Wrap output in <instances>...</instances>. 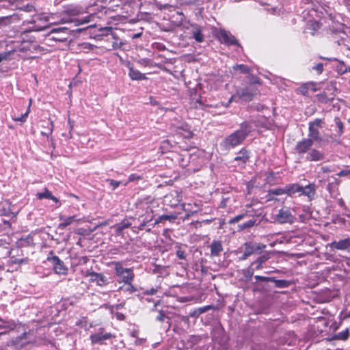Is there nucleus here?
Wrapping results in <instances>:
<instances>
[{
    "label": "nucleus",
    "instance_id": "680f3d73",
    "mask_svg": "<svg viewBox=\"0 0 350 350\" xmlns=\"http://www.w3.org/2000/svg\"><path fill=\"white\" fill-rule=\"evenodd\" d=\"M5 321H14L13 320H5V319H3L2 318L0 317V323H1V324H5Z\"/></svg>",
    "mask_w": 350,
    "mask_h": 350
},
{
    "label": "nucleus",
    "instance_id": "3c124183",
    "mask_svg": "<svg viewBox=\"0 0 350 350\" xmlns=\"http://www.w3.org/2000/svg\"><path fill=\"white\" fill-rule=\"evenodd\" d=\"M237 68L243 73H247V72H249V71H250L249 68L243 64L237 66Z\"/></svg>",
    "mask_w": 350,
    "mask_h": 350
},
{
    "label": "nucleus",
    "instance_id": "7ed1b4c3",
    "mask_svg": "<svg viewBox=\"0 0 350 350\" xmlns=\"http://www.w3.org/2000/svg\"><path fill=\"white\" fill-rule=\"evenodd\" d=\"M256 94V90L254 88L247 87L245 88H240L237 90V92L230 97L226 105V107H228L232 101L237 102L239 100H242L245 102L250 101L253 98Z\"/></svg>",
    "mask_w": 350,
    "mask_h": 350
},
{
    "label": "nucleus",
    "instance_id": "f03ea898",
    "mask_svg": "<svg viewBox=\"0 0 350 350\" xmlns=\"http://www.w3.org/2000/svg\"><path fill=\"white\" fill-rule=\"evenodd\" d=\"M85 13L84 9L79 5H68L62 11L60 22L70 23H77V25L88 23L92 18L91 15L86 16L81 19H77L76 16Z\"/></svg>",
    "mask_w": 350,
    "mask_h": 350
},
{
    "label": "nucleus",
    "instance_id": "f8f14e48",
    "mask_svg": "<svg viewBox=\"0 0 350 350\" xmlns=\"http://www.w3.org/2000/svg\"><path fill=\"white\" fill-rule=\"evenodd\" d=\"M312 145V139L304 138L297 143L295 150L299 155H303L311 150Z\"/></svg>",
    "mask_w": 350,
    "mask_h": 350
},
{
    "label": "nucleus",
    "instance_id": "ddd939ff",
    "mask_svg": "<svg viewBox=\"0 0 350 350\" xmlns=\"http://www.w3.org/2000/svg\"><path fill=\"white\" fill-rule=\"evenodd\" d=\"M329 247L338 250L350 252V237L340 239L339 241H334L329 243Z\"/></svg>",
    "mask_w": 350,
    "mask_h": 350
},
{
    "label": "nucleus",
    "instance_id": "13d9d810",
    "mask_svg": "<svg viewBox=\"0 0 350 350\" xmlns=\"http://www.w3.org/2000/svg\"><path fill=\"white\" fill-rule=\"evenodd\" d=\"M51 128L50 129L49 133H46L41 132V134H42V135H44V136L49 137V135L52 133V131H53V122H51Z\"/></svg>",
    "mask_w": 350,
    "mask_h": 350
},
{
    "label": "nucleus",
    "instance_id": "5701e85b",
    "mask_svg": "<svg viewBox=\"0 0 350 350\" xmlns=\"http://www.w3.org/2000/svg\"><path fill=\"white\" fill-rule=\"evenodd\" d=\"M53 17V19L49 20V25H59V24H65L66 23L60 22L62 19V11L57 12V13H50L49 14H46L47 18H51Z\"/></svg>",
    "mask_w": 350,
    "mask_h": 350
},
{
    "label": "nucleus",
    "instance_id": "9d476101",
    "mask_svg": "<svg viewBox=\"0 0 350 350\" xmlns=\"http://www.w3.org/2000/svg\"><path fill=\"white\" fill-rule=\"evenodd\" d=\"M217 38L221 43L226 45L236 44L241 47L234 36H232L230 32L226 30H219L217 33Z\"/></svg>",
    "mask_w": 350,
    "mask_h": 350
},
{
    "label": "nucleus",
    "instance_id": "09e8293b",
    "mask_svg": "<svg viewBox=\"0 0 350 350\" xmlns=\"http://www.w3.org/2000/svg\"><path fill=\"white\" fill-rule=\"evenodd\" d=\"M140 179H142V176H140L139 175H137L135 174H131L129 176V182H133V181H135V180H139Z\"/></svg>",
    "mask_w": 350,
    "mask_h": 350
},
{
    "label": "nucleus",
    "instance_id": "cd10ccee",
    "mask_svg": "<svg viewBox=\"0 0 350 350\" xmlns=\"http://www.w3.org/2000/svg\"><path fill=\"white\" fill-rule=\"evenodd\" d=\"M302 187L297 184H291L285 187L286 193L291 196L295 193H301Z\"/></svg>",
    "mask_w": 350,
    "mask_h": 350
},
{
    "label": "nucleus",
    "instance_id": "4be33fe9",
    "mask_svg": "<svg viewBox=\"0 0 350 350\" xmlns=\"http://www.w3.org/2000/svg\"><path fill=\"white\" fill-rule=\"evenodd\" d=\"M129 75L132 80H144L146 77L144 74L140 72L137 70H135L132 66L129 65Z\"/></svg>",
    "mask_w": 350,
    "mask_h": 350
},
{
    "label": "nucleus",
    "instance_id": "473e14b6",
    "mask_svg": "<svg viewBox=\"0 0 350 350\" xmlns=\"http://www.w3.org/2000/svg\"><path fill=\"white\" fill-rule=\"evenodd\" d=\"M283 194H286L285 187H278L272 189H270L268 192V196L269 198H271V196H281Z\"/></svg>",
    "mask_w": 350,
    "mask_h": 350
},
{
    "label": "nucleus",
    "instance_id": "dca6fc26",
    "mask_svg": "<svg viewBox=\"0 0 350 350\" xmlns=\"http://www.w3.org/2000/svg\"><path fill=\"white\" fill-rule=\"evenodd\" d=\"M266 247L265 245H260L259 243H252L247 242L244 244L245 252L247 255L251 256L254 253H260Z\"/></svg>",
    "mask_w": 350,
    "mask_h": 350
},
{
    "label": "nucleus",
    "instance_id": "bf43d9fd",
    "mask_svg": "<svg viewBox=\"0 0 350 350\" xmlns=\"http://www.w3.org/2000/svg\"><path fill=\"white\" fill-rule=\"evenodd\" d=\"M249 257V255L244 251L243 255L240 257L242 260H246Z\"/></svg>",
    "mask_w": 350,
    "mask_h": 350
},
{
    "label": "nucleus",
    "instance_id": "c756f323",
    "mask_svg": "<svg viewBox=\"0 0 350 350\" xmlns=\"http://www.w3.org/2000/svg\"><path fill=\"white\" fill-rule=\"evenodd\" d=\"M319 28L320 24L317 21H310L307 23V29L312 31V35H314V32Z\"/></svg>",
    "mask_w": 350,
    "mask_h": 350
},
{
    "label": "nucleus",
    "instance_id": "37998d69",
    "mask_svg": "<svg viewBox=\"0 0 350 350\" xmlns=\"http://www.w3.org/2000/svg\"><path fill=\"white\" fill-rule=\"evenodd\" d=\"M334 121L338 129V134L341 135L343 133V124L338 118H335Z\"/></svg>",
    "mask_w": 350,
    "mask_h": 350
},
{
    "label": "nucleus",
    "instance_id": "e2e57ef3",
    "mask_svg": "<svg viewBox=\"0 0 350 350\" xmlns=\"http://www.w3.org/2000/svg\"><path fill=\"white\" fill-rule=\"evenodd\" d=\"M255 278L257 280H265V278L262 277V276H259V275H256L255 276Z\"/></svg>",
    "mask_w": 350,
    "mask_h": 350
},
{
    "label": "nucleus",
    "instance_id": "58836bf2",
    "mask_svg": "<svg viewBox=\"0 0 350 350\" xmlns=\"http://www.w3.org/2000/svg\"><path fill=\"white\" fill-rule=\"evenodd\" d=\"M31 103V100H30V101H29V107H28L27 111L24 114L21 116L20 117L14 118V121L23 122L26 120V119L28 116V114L29 113V111H30L29 107H30Z\"/></svg>",
    "mask_w": 350,
    "mask_h": 350
},
{
    "label": "nucleus",
    "instance_id": "20e7f679",
    "mask_svg": "<svg viewBox=\"0 0 350 350\" xmlns=\"http://www.w3.org/2000/svg\"><path fill=\"white\" fill-rule=\"evenodd\" d=\"M115 273L120 278L119 282L131 284L133 280L134 274L131 269L124 268L119 262H113Z\"/></svg>",
    "mask_w": 350,
    "mask_h": 350
},
{
    "label": "nucleus",
    "instance_id": "a878e982",
    "mask_svg": "<svg viewBox=\"0 0 350 350\" xmlns=\"http://www.w3.org/2000/svg\"><path fill=\"white\" fill-rule=\"evenodd\" d=\"M36 196H37L38 199H39V200L46 198V199L52 200L53 201H54L56 203L59 202L58 199L56 197H55L54 196H53L52 193L50 191H49L46 188H44L43 192L38 193L36 194Z\"/></svg>",
    "mask_w": 350,
    "mask_h": 350
},
{
    "label": "nucleus",
    "instance_id": "1a4fd4ad",
    "mask_svg": "<svg viewBox=\"0 0 350 350\" xmlns=\"http://www.w3.org/2000/svg\"><path fill=\"white\" fill-rule=\"evenodd\" d=\"M172 128L174 131L183 135L185 138L190 139L193 135L191 127L186 122L177 120L173 123Z\"/></svg>",
    "mask_w": 350,
    "mask_h": 350
},
{
    "label": "nucleus",
    "instance_id": "864d4df0",
    "mask_svg": "<svg viewBox=\"0 0 350 350\" xmlns=\"http://www.w3.org/2000/svg\"><path fill=\"white\" fill-rule=\"evenodd\" d=\"M350 174V170H342L337 174L338 176H346Z\"/></svg>",
    "mask_w": 350,
    "mask_h": 350
},
{
    "label": "nucleus",
    "instance_id": "4468645a",
    "mask_svg": "<svg viewBox=\"0 0 350 350\" xmlns=\"http://www.w3.org/2000/svg\"><path fill=\"white\" fill-rule=\"evenodd\" d=\"M53 265V269L57 274L65 275L67 273V268L65 267L64 262L57 256H53L49 259Z\"/></svg>",
    "mask_w": 350,
    "mask_h": 350
},
{
    "label": "nucleus",
    "instance_id": "6e6d98bb",
    "mask_svg": "<svg viewBox=\"0 0 350 350\" xmlns=\"http://www.w3.org/2000/svg\"><path fill=\"white\" fill-rule=\"evenodd\" d=\"M243 273L247 279H250L253 275V271L250 269L244 270Z\"/></svg>",
    "mask_w": 350,
    "mask_h": 350
},
{
    "label": "nucleus",
    "instance_id": "c85d7f7f",
    "mask_svg": "<svg viewBox=\"0 0 350 350\" xmlns=\"http://www.w3.org/2000/svg\"><path fill=\"white\" fill-rule=\"evenodd\" d=\"M131 226V224L128 221L124 220L120 224H118L115 226L116 232L119 234L123 230L129 228Z\"/></svg>",
    "mask_w": 350,
    "mask_h": 350
},
{
    "label": "nucleus",
    "instance_id": "338daca9",
    "mask_svg": "<svg viewBox=\"0 0 350 350\" xmlns=\"http://www.w3.org/2000/svg\"><path fill=\"white\" fill-rule=\"evenodd\" d=\"M310 90H312L313 92H315L317 90V89L315 88V85L310 86Z\"/></svg>",
    "mask_w": 350,
    "mask_h": 350
},
{
    "label": "nucleus",
    "instance_id": "2eb2a0df",
    "mask_svg": "<svg viewBox=\"0 0 350 350\" xmlns=\"http://www.w3.org/2000/svg\"><path fill=\"white\" fill-rule=\"evenodd\" d=\"M165 199L170 206L174 207L182 200V195L178 191H173L166 195Z\"/></svg>",
    "mask_w": 350,
    "mask_h": 350
},
{
    "label": "nucleus",
    "instance_id": "9b49d317",
    "mask_svg": "<svg viewBox=\"0 0 350 350\" xmlns=\"http://www.w3.org/2000/svg\"><path fill=\"white\" fill-rule=\"evenodd\" d=\"M113 336L111 333H104V328L100 327L98 332L90 335V338L92 345L101 344L103 341L113 338Z\"/></svg>",
    "mask_w": 350,
    "mask_h": 350
},
{
    "label": "nucleus",
    "instance_id": "a211bd4d",
    "mask_svg": "<svg viewBox=\"0 0 350 350\" xmlns=\"http://www.w3.org/2000/svg\"><path fill=\"white\" fill-rule=\"evenodd\" d=\"M90 280L96 282L97 285L103 286L107 284V278L101 273L92 272L90 273Z\"/></svg>",
    "mask_w": 350,
    "mask_h": 350
},
{
    "label": "nucleus",
    "instance_id": "f257e3e1",
    "mask_svg": "<svg viewBox=\"0 0 350 350\" xmlns=\"http://www.w3.org/2000/svg\"><path fill=\"white\" fill-rule=\"evenodd\" d=\"M252 129V126L250 122H243L240 126V129L226 137L221 142V146L226 150L235 148L245 140L251 132Z\"/></svg>",
    "mask_w": 350,
    "mask_h": 350
},
{
    "label": "nucleus",
    "instance_id": "7c9ffc66",
    "mask_svg": "<svg viewBox=\"0 0 350 350\" xmlns=\"http://www.w3.org/2000/svg\"><path fill=\"white\" fill-rule=\"evenodd\" d=\"M349 335V329L347 328L345 330L340 332L334 335V338L336 340H346Z\"/></svg>",
    "mask_w": 350,
    "mask_h": 350
},
{
    "label": "nucleus",
    "instance_id": "a19ab883",
    "mask_svg": "<svg viewBox=\"0 0 350 350\" xmlns=\"http://www.w3.org/2000/svg\"><path fill=\"white\" fill-rule=\"evenodd\" d=\"M176 247L177 248V250H176L177 257L179 259H182V260L185 259L186 256H185V251L182 250L181 246L180 245H178L176 246Z\"/></svg>",
    "mask_w": 350,
    "mask_h": 350
},
{
    "label": "nucleus",
    "instance_id": "f704fd0d",
    "mask_svg": "<svg viewBox=\"0 0 350 350\" xmlns=\"http://www.w3.org/2000/svg\"><path fill=\"white\" fill-rule=\"evenodd\" d=\"M193 37L198 42H202L204 40V36L202 33V31L200 28H196L193 31Z\"/></svg>",
    "mask_w": 350,
    "mask_h": 350
},
{
    "label": "nucleus",
    "instance_id": "c9c22d12",
    "mask_svg": "<svg viewBox=\"0 0 350 350\" xmlns=\"http://www.w3.org/2000/svg\"><path fill=\"white\" fill-rule=\"evenodd\" d=\"M256 224L255 219H250L245 223L241 224L239 225V228L240 230H244L245 228H251Z\"/></svg>",
    "mask_w": 350,
    "mask_h": 350
},
{
    "label": "nucleus",
    "instance_id": "5fc2aeb1",
    "mask_svg": "<svg viewBox=\"0 0 350 350\" xmlns=\"http://www.w3.org/2000/svg\"><path fill=\"white\" fill-rule=\"evenodd\" d=\"M165 318V315L163 311H159V315L157 317V320L163 322Z\"/></svg>",
    "mask_w": 350,
    "mask_h": 350
},
{
    "label": "nucleus",
    "instance_id": "aec40b11",
    "mask_svg": "<svg viewBox=\"0 0 350 350\" xmlns=\"http://www.w3.org/2000/svg\"><path fill=\"white\" fill-rule=\"evenodd\" d=\"M250 158V153L248 151L242 148L237 154L234 158V161L239 162L241 164H245Z\"/></svg>",
    "mask_w": 350,
    "mask_h": 350
},
{
    "label": "nucleus",
    "instance_id": "bb28decb",
    "mask_svg": "<svg viewBox=\"0 0 350 350\" xmlns=\"http://www.w3.org/2000/svg\"><path fill=\"white\" fill-rule=\"evenodd\" d=\"M211 254L213 256H217L222 251L223 247L221 243L219 241H213L210 246Z\"/></svg>",
    "mask_w": 350,
    "mask_h": 350
},
{
    "label": "nucleus",
    "instance_id": "6ab92c4d",
    "mask_svg": "<svg viewBox=\"0 0 350 350\" xmlns=\"http://www.w3.org/2000/svg\"><path fill=\"white\" fill-rule=\"evenodd\" d=\"M59 220L62 221V222L59 224V228L64 229L68 226L72 224L73 222L79 221L80 219H78L77 215H72L70 217L59 215Z\"/></svg>",
    "mask_w": 350,
    "mask_h": 350
},
{
    "label": "nucleus",
    "instance_id": "774afa93",
    "mask_svg": "<svg viewBox=\"0 0 350 350\" xmlns=\"http://www.w3.org/2000/svg\"><path fill=\"white\" fill-rule=\"evenodd\" d=\"M191 206L189 207H191L193 208H196V207L194 206V204H198L197 202L190 203Z\"/></svg>",
    "mask_w": 350,
    "mask_h": 350
},
{
    "label": "nucleus",
    "instance_id": "2f4dec72",
    "mask_svg": "<svg viewBox=\"0 0 350 350\" xmlns=\"http://www.w3.org/2000/svg\"><path fill=\"white\" fill-rule=\"evenodd\" d=\"M315 83L313 82H308L306 83L302 84L298 89V92L303 95H307L308 90H310V86H314Z\"/></svg>",
    "mask_w": 350,
    "mask_h": 350
},
{
    "label": "nucleus",
    "instance_id": "b1692460",
    "mask_svg": "<svg viewBox=\"0 0 350 350\" xmlns=\"http://www.w3.org/2000/svg\"><path fill=\"white\" fill-rule=\"evenodd\" d=\"M270 258V254L265 253L259 256L256 261L252 263V265H256L255 269L259 270L262 269V264Z\"/></svg>",
    "mask_w": 350,
    "mask_h": 350
},
{
    "label": "nucleus",
    "instance_id": "f3484780",
    "mask_svg": "<svg viewBox=\"0 0 350 350\" xmlns=\"http://www.w3.org/2000/svg\"><path fill=\"white\" fill-rule=\"evenodd\" d=\"M324 154L316 149H311L306 156V160L309 161H319L324 159Z\"/></svg>",
    "mask_w": 350,
    "mask_h": 350
},
{
    "label": "nucleus",
    "instance_id": "49530a36",
    "mask_svg": "<svg viewBox=\"0 0 350 350\" xmlns=\"http://www.w3.org/2000/svg\"><path fill=\"white\" fill-rule=\"evenodd\" d=\"M21 10H23V11L25 12H33L35 11V8H34V6L32 5H24Z\"/></svg>",
    "mask_w": 350,
    "mask_h": 350
},
{
    "label": "nucleus",
    "instance_id": "6e6552de",
    "mask_svg": "<svg viewBox=\"0 0 350 350\" xmlns=\"http://www.w3.org/2000/svg\"><path fill=\"white\" fill-rule=\"evenodd\" d=\"M49 36H50V40L64 42L68 38L70 33L68 29L65 27L53 28L50 31Z\"/></svg>",
    "mask_w": 350,
    "mask_h": 350
},
{
    "label": "nucleus",
    "instance_id": "0e129e2a",
    "mask_svg": "<svg viewBox=\"0 0 350 350\" xmlns=\"http://www.w3.org/2000/svg\"><path fill=\"white\" fill-rule=\"evenodd\" d=\"M338 204H339L340 206H345V202H344V201H343L342 199H340V200L338 201Z\"/></svg>",
    "mask_w": 350,
    "mask_h": 350
},
{
    "label": "nucleus",
    "instance_id": "4d7b16f0",
    "mask_svg": "<svg viewBox=\"0 0 350 350\" xmlns=\"http://www.w3.org/2000/svg\"><path fill=\"white\" fill-rule=\"evenodd\" d=\"M122 43L121 42H116L113 44V49H119L122 46Z\"/></svg>",
    "mask_w": 350,
    "mask_h": 350
},
{
    "label": "nucleus",
    "instance_id": "423d86ee",
    "mask_svg": "<svg viewBox=\"0 0 350 350\" xmlns=\"http://www.w3.org/2000/svg\"><path fill=\"white\" fill-rule=\"evenodd\" d=\"M324 122L323 120L317 118L309 123L308 136L312 141L321 142L322 140L320 135L319 129L323 127Z\"/></svg>",
    "mask_w": 350,
    "mask_h": 350
},
{
    "label": "nucleus",
    "instance_id": "603ef678",
    "mask_svg": "<svg viewBox=\"0 0 350 350\" xmlns=\"http://www.w3.org/2000/svg\"><path fill=\"white\" fill-rule=\"evenodd\" d=\"M157 288H151L150 289H148L144 292L145 295H154L157 293Z\"/></svg>",
    "mask_w": 350,
    "mask_h": 350
},
{
    "label": "nucleus",
    "instance_id": "393cba45",
    "mask_svg": "<svg viewBox=\"0 0 350 350\" xmlns=\"http://www.w3.org/2000/svg\"><path fill=\"white\" fill-rule=\"evenodd\" d=\"M315 185L314 184H309L305 187H302L301 190V194L308 196L310 199H312L315 194Z\"/></svg>",
    "mask_w": 350,
    "mask_h": 350
},
{
    "label": "nucleus",
    "instance_id": "72a5a7b5",
    "mask_svg": "<svg viewBox=\"0 0 350 350\" xmlns=\"http://www.w3.org/2000/svg\"><path fill=\"white\" fill-rule=\"evenodd\" d=\"M12 19V16L0 17V28L10 25L13 22Z\"/></svg>",
    "mask_w": 350,
    "mask_h": 350
},
{
    "label": "nucleus",
    "instance_id": "e433bc0d",
    "mask_svg": "<svg viewBox=\"0 0 350 350\" xmlns=\"http://www.w3.org/2000/svg\"><path fill=\"white\" fill-rule=\"evenodd\" d=\"M16 327L14 321H5V324H0L1 329H6L9 330L14 329Z\"/></svg>",
    "mask_w": 350,
    "mask_h": 350
},
{
    "label": "nucleus",
    "instance_id": "de8ad7c7",
    "mask_svg": "<svg viewBox=\"0 0 350 350\" xmlns=\"http://www.w3.org/2000/svg\"><path fill=\"white\" fill-rule=\"evenodd\" d=\"M107 181L109 183L110 185L112 187L113 189H116L121 183L120 181H117L114 180H107Z\"/></svg>",
    "mask_w": 350,
    "mask_h": 350
},
{
    "label": "nucleus",
    "instance_id": "0eeeda50",
    "mask_svg": "<svg viewBox=\"0 0 350 350\" xmlns=\"http://www.w3.org/2000/svg\"><path fill=\"white\" fill-rule=\"evenodd\" d=\"M274 220L280 224L286 223L293 224L295 220V217L292 214L288 208H282L274 215Z\"/></svg>",
    "mask_w": 350,
    "mask_h": 350
},
{
    "label": "nucleus",
    "instance_id": "39448f33",
    "mask_svg": "<svg viewBox=\"0 0 350 350\" xmlns=\"http://www.w3.org/2000/svg\"><path fill=\"white\" fill-rule=\"evenodd\" d=\"M51 19H53V17H51ZM49 20H50V18H47L45 14H39L33 16L29 22L32 25L29 27L30 30L40 31L46 29L49 27Z\"/></svg>",
    "mask_w": 350,
    "mask_h": 350
},
{
    "label": "nucleus",
    "instance_id": "c03bdc74",
    "mask_svg": "<svg viewBox=\"0 0 350 350\" xmlns=\"http://www.w3.org/2000/svg\"><path fill=\"white\" fill-rule=\"evenodd\" d=\"M245 214H241V215H238L237 216H235L234 217H233L232 219H231L229 221L230 224H235V223H237L239 222L240 220H241L242 219H243L245 217Z\"/></svg>",
    "mask_w": 350,
    "mask_h": 350
},
{
    "label": "nucleus",
    "instance_id": "412c9836",
    "mask_svg": "<svg viewBox=\"0 0 350 350\" xmlns=\"http://www.w3.org/2000/svg\"><path fill=\"white\" fill-rule=\"evenodd\" d=\"M190 206V203H184L182 204L183 209L187 213L184 217V220L187 219L191 215H193L195 213H197L200 208V204H194V206L196 207V208L189 207Z\"/></svg>",
    "mask_w": 350,
    "mask_h": 350
},
{
    "label": "nucleus",
    "instance_id": "8fccbe9b",
    "mask_svg": "<svg viewBox=\"0 0 350 350\" xmlns=\"http://www.w3.org/2000/svg\"><path fill=\"white\" fill-rule=\"evenodd\" d=\"M10 54H11V51L1 53L0 54V62H1L3 60L8 59Z\"/></svg>",
    "mask_w": 350,
    "mask_h": 350
},
{
    "label": "nucleus",
    "instance_id": "69168bd1",
    "mask_svg": "<svg viewBox=\"0 0 350 350\" xmlns=\"http://www.w3.org/2000/svg\"><path fill=\"white\" fill-rule=\"evenodd\" d=\"M141 36V33H136L133 36V38H137Z\"/></svg>",
    "mask_w": 350,
    "mask_h": 350
},
{
    "label": "nucleus",
    "instance_id": "ea45409f",
    "mask_svg": "<svg viewBox=\"0 0 350 350\" xmlns=\"http://www.w3.org/2000/svg\"><path fill=\"white\" fill-rule=\"evenodd\" d=\"M174 219L175 217L173 215H163L159 216L154 222V224H157L160 222H161L163 220H170V219Z\"/></svg>",
    "mask_w": 350,
    "mask_h": 350
},
{
    "label": "nucleus",
    "instance_id": "a18cd8bd",
    "mask_svg": "<svg viewBox=\"0 0 350 350\" xmlns=\"http://www.w3.org/2000/svg\"><path fill=\"white\" fill-rule=\"evenodd\" d=\"M312 69L316 70L318 74H321L323 70V63H318L312 67Z\"/></svg>",
    "mask_w": 350,
    "mask_h": 350
},
{
    "label": "nucleus",
    "instance_id": "4c0bfd02",
    "mask_svg": "<svg viewBox=\"0 0 350 350\" xmlns=\"http://www.w3.org/2000/svg\"><path fill=\"white\" fill-rule=\"evenodd\" d=\"M31 103V100H30V101H29V107H28L27 111L24 114L21 116L20 117L14 118V121L23 122L26 120V119L28 116V114L29 113V111H30L29 107H30Z\"/></svg>",
    "mask_w": 350,
    "mask_h": 350
},
{
    "label": "nucleus",
    "instance_id": "052dcab7",
    "mask_svg": "<svg viewBox=\"0 0 350 350\" xmlns=\"http://www.w3.org/2000/svg\"><path fill=\"white\" fill-rule=\"evenodd\" d=\"M321 170H322V172H324V173H327V172H330V170H329V167H327V166H323V167H321Z\"/></svg>",
    "mask_w": 350,
    "mask_h": 350
},
{
    "label": "nucleus",
    "instance_id": "79ce46f5",
    "mask_svg": "<svg viewBox=\"0 0 350 350\" xmlns=\"http://www.w3.org/2000/svg\"><path fill=\"white\" fill-rule=\"evenodd\" d=\"M338 70L341 73H346L347 72H350V67L347 66L343 63H340L338 66Z\"/></svg>",
    "mask_w": 350,
    "mask_h": 350
}]
</instances>
